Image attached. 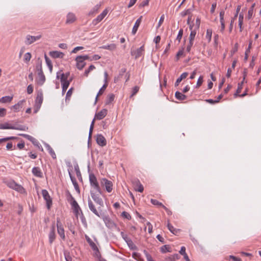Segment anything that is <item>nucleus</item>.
Here are the masks:
<instances>
[{
	"instance_id": "1",
	"label": "nucleus",
	"mask_w": 261,
	"mask_h": 261,
	"mask_svg": "<svg viewBox=\"0 0 261 261\" xmlns=\"http://www.w3.org/2000/svg\"><path fill=\"white\" fill-rule=\"evenodd\" d=\"M6 185L11 189H12L18 192L26 194L27 192L22 186L16 183L14 180H10L6 182Z\"/></svg>"
},
{
	"instance_id": "2",
	"label": "nucleus",
	"mask_w": 261,
	"mask_h": 261,
	"mask_svg": "<svg viewBox=\"0 0 261 261\" xmlns=\"http://www.w3.org/2000/svg\"><path fill=\"white\" fill-rule=\"evenodd\" d=\"M38 71V78L36 79V83L40 86L43 85L45 81V76L43 72L41 64H38L36 66Z\"/></svg>"
},
{
	"instance_id": "3",
	"label": "nucleus",
	"mask_w": 261,
	"mask_h": 261,
	"mask_svg": "<svg viewBox=\"0 0 261 261\" xmlns=\"http://www.w3.org/2000/svg\"><path fill=\"white\" fill-rule=\"evenodd\" d=\"M89 181L90 185L93 189L92 190H95L100 194H102L101 190L99 187V184L97 181L96 176L93 174H90L89 175Z\"/></svg>"
},
{
	"instance_id": "4",
	"label": "nucleus",
	"mask_w": 261,
	"mask_h": 261,
	"mask_svg": "<svg viewBox=\"0 0 261 261\" xmlns=\"http://www.w3.org/2000/svg\"><path fill=\"white\" fill-rule=\"evenodd\" d=\"M89 56L88 55L78 56L76 57L75 60L76 64V66L79 70H82L86 65L85 60H89Z\"/></svg>"
},
{
	"instance_id": "5",
	"label": "nucleus",
	"mask_w": 261,
	"mask_h": 261,
	"mask_svg": "<svg viewBox=\"0 0 261 261\" xmlns=\"http://www.w3.org/2000/svg\"><path fill=\"white\" fill-rule=\"evenodd\" d=\"M90 194L93 200L97 204L100 205V207L98 208V209L99 210L103 205L102 199L99 196V194H100L94 190H91L90 191Z\"/></svg>"
},
{
	"instance_id": "6",
	"label": "nucleus",
	"mask_w": 261,
	"mask_h": 261,
	"mask_svg": "<svg viewBox=\"0 0 261 261\" xmlns=\"http://www.w3.org/2000/svg\"><path fill=\"white\" fill-rule=\"evenodd\" d=\"M100 183L101 186L105 187V189L108 193L112 191L113 185L111 181L109 180L106 178H102L100 179Z\"/></svg>"
},
{
	"instance_id": "7",
	"label": "nucleus",
	"mask_w": 261,
	"mask_h": 261,
	"mask_svg": "<svg viewBox=\"0 0 261 261\" xmlns=\"http://www.w3.org/2000/svg\"><path fill=\"white\" fill-rule=\"evenodd\" d=\"M42 195L44 198V199L45 200L47 204V207L48 209H49L50 207V206L52 204V200L50 198L48 192L46 190H42Z\"/></svg>"
},
{
	"instance_id": "8",
	"label": "nucleus",
	"mask_w": 261,
	"mask_h": 261,
	"mask_svg": "<svg viewBox=\"0 0 261 261\" xmlns=\"http://www.w3.org/2000/svg\"><path fill=\"white\" fill-rule=\"evenodd\" d=\"M57 227L58 234L63 240H64L65 238L64 229L62 223L59 218H58L57 220Z\"/></svg>"
},
{
	"instance_id": "9",
	"label": "nucleus",
	"mask_w": 261,
	"mask_h": 261,
	"mask_svg": "<svg viewBox=\"0 0 261 261\" xmlns=\"http://www.w3.org/2000/svg\"><path fill=\"white\" fill-rule=\"evenodd\" d=\"M41 38V35L36 36L28 35L26 36V40L25 41V43L27 45H30L36 41L39 40Z\"/></svg>"
},
{
	"instance_id": "10",
	"label": "nucleus",
	"mask_w": 261,
	"mask_h": 261,
	"mask_svg": "<svg viewBox=\"0 0 261 261\" xmlns=\"http://www.w3.org/2000/svg\"><path fill=\"white\" fill-rule=\"evenodd\" d=\"M108 11L107 9H105L102 11V12L99 14L97 17L93 20V23L96 25L98 22H100L107 15Z\"/></svg>"
},
{
	"instance_id": "11",
	"label": "nucleus",
	"mask_w": 261,
	"mask_h": 261,
	"mask_svg": "<svg viewBox=\"0 0 261 261\" xmlns=\"http://www.w3.org/2000/svg\"><path fill=\"white\" fill-rule=\"evenodd\" d=\"M144 51V46H142L140 48L132 52V55L134 56L136 59L140 57Z\"/></svg>"
},
{
	"instance_id": "12",
	"label": "nucleus",
	"mask_w": 261,
	"mask_h": 261,
	"mask_svg": "<svg viewBox=\"0 0 261 261\" xmlns=\"http://www.w3.org/2000/svg\"><path fill=\"white\" fill-rule=\"evenodd\" d=\"M107 114V110L106 109H103L100 112H99L98 113H96L95 115L94 119L101 120L104 117H106Z\"/></svg>"
},
{
	"instance_id": "13",
	"label": "nucleus",
	"mask_w": 261,
	"mask_h": 261,
	"mask_svg": "<svg viewBox=\"0 0 261 261\" xmlns=\"http://www.w3.org/2000/svg\"><path fill=\"white\" fill-rule=\"evenodd\" d=\"M88 206L90 211L98 217H100V215L98 210L96 208L95 205L90 199H88Z\"/></svg>"
},
{
	"instance_id": "14",
	"label": "nucleus",
	"mask_w": 261,
	"mask_h": 261,
	"mask_svg": "<svg viewBox=\"0 0 261 261\" xmlns=\"http://www.w3.org/2000/svg\"><path fill=\"white\" fill-rule=\"evenodd\" d=\"M96 142L99 146H104L107 144V141L105 138L101 134L97 135Z\"/></svg>"
},
{
	"instance_id": "15",
	"label": "nucleus",
	"mask_w": 261,
	"mask_h": 261,
	"mask_svg": "<svg viewBox=\"0 0 261 261\" xmlns=\"http://www.w3.org/2000/svg\"><path fill=\"white\" fill-rule=\"evenodd\" d=\"M71 205L72 206V208L73 209V212L75 214V215L77 217L78 215H79L80 212H81L82 213V210L79 205L77 202L76 201H73L71 204Z\"/></svg>"
},
{
	"instance_id": "16",
	"label": "nucleus",
	"mask_w": 261,
	"mask_h": 261,
	"mask_svg": "<svg viewBox=\"0 0 261 261\" xmlns=\"http://www.w3.org/2000/svg\"><path fill=\"white\" fill-rule=\"evenodd\" d=\"M49 242L50 244L53 243L56 238L55 235V226L54 225L52 226L51 230L49 233Z\"/></svg>"
},
{
	"instance_id": "17",
	"label": "nucleus",
	"mask_w": 261,
	"mask_h": 261,
	"mask_svg": "<svg viewBox=\"0 0 261 261\" xmlns=\"http://www.w3.org/2000/svg\"><path fill=\"white\" fill-rule=\"evenodd\" d=\"M49 55L53 58H63L64 54L59 51H51L49 52Z\"/></svg>"
},
{
	"instance_id": "18",
	"label": "nucleus",
	"mask_w": 261,
	"mask_h": 261,
	"mask_svg": "<svg viewBox=\"0 0 261 261\" xmlns=\"http://www.w3.org/2000/svg\"><path fill=\"white\" fill-rule=\"evenodd\" d=\"M76 20V17L74 14L69 13L67 15L66 23H72Z\"/></svg>"
},
{
	"instance_id": "19",
	"label": "nucleus",
	"mask_w": 261,
	"mask_h": 261,
	"mask_svg": "<svg viewBox=\"0 0 261 261\" xmlns=\"http://www.w3.org/2000/svg\"><path fill=\"white\" fill-rule=\"evenodd\" d=\"M142 16H141L136 21L134 25V27L133 28V30H132V34L133 35H135L137 30H138V29L142 21Z\"/></svg>"
},
{
	"instance_id": "20",
	"label": "nucleus",
	"mask_w": 261,
	"mask_h": 261,
	"mask_svg": "<svg viewBox=\"0 0 261 261\" xmlns=\"http://www.w3.org/2000/svg\"><path fill=\"white\" fill-rule=\"evenodd\" d=\"M103 221L106 225L108 228H112L115 226V224L114 223V222L108 217H105L103 218Z\"/></svg>"
},
{
	"instance_id": "21",
	"label": "nucleus",
	"mask_w": 261,
	"mask_h": 261,
	"mask_svg": "<svg viewBox=\"0 0 261 261\" xmlns=\"http://www.w3.org/2000/svg\"><path fill=\"white\" fill-rule=\"evenodd\" d=\"M25 101L24 99L20 100L17 103L12 106V108L14 110L15 112H18L21 108H22L23 103Z\"/></svg>"
},
{
	"instance_id": "22",
	"label": "nucleus",
	"mask_w": 261,
	"mask_h": 261,
	"mask_svg": "<svg viewBox=\"0 0 261 261\" xmlns=\"http://www.w3.org/2000/svg\"><path fill=\"white\" fill-rule=\"evenodd\" d=\"M32 173L33 174L37 177H41L42 176V173L40 169V168L38 167H34L32 169Z\"/></svg>"
},
{
	"instance_id": "23",
	"label": "nucleus",
	"mask_w": 261,
	"mask_h": 261,
	"mask_svg": "<svg viewBox=\"0 0 261 261\" xmlns=\"http://www.w3.org/2000/svg\"><path fill=\"white\" fill-rule=\"evenodd\" d=\"M43 99V93L42 92H39L37 94L36 100L35 103H37L39 105H42Z\"/></svg>"
},
{
	"instance_id": "24",
	"label": "nucleus",
	"mask_w": 261,
	"mask_h": 261,
	"mask_svg": "<svg viewBox=\"0 0 261 261\" xmlns=\"http://www.w3.org/2000/svg\"><path fill=\"white\" fill-rule=\"evenodd\" d=\"M135 189L136 191H138L139 192H142L144 190L143 185L140 183V182L138 180L136 181Z\"/></svg>"
},
{
	"instance_id": "25",
	"label": "nucleus",
	"mask_w": 261,
	"mask_h": 261,
	"mask_svg": "<svg viewBox=\"0 0 261 261\" xmlns=\"http://www.w3.org/2000/svg\"><path fill=\"white\" fill-rule=\"evenodd\" d=\"M45 147H46V149L48 150L49 153L51 156V157L54 159H56V153H55L54 150H53V149L51 147V146L48 144H46Z\"/></svg>"
},
{
	"instance_id": "26",
	"label": "nucleus",
	"mask_w": 261,
	"mask_h": 261,
	"mask_svg": "<svg viewBox=\"0 0 261 261\" xmlns=\"http://www.w3.org/2000/svg\"><path fill=\"white\" fill-rule=\"evenodd\" d=\"M69 176H70V178L71 179V180L72 181V182L74 186V188L75 189V190L76 191H77L79 192H80V189H79V186H78V184L76 181V179L75 178V177H74L70 173V172H69Z\"/></svg>"
},
{
	"instance_id": "27",
	"label": "nucleus",
	"mask_w": 261,
	"mask_h": 261,
	"mask_svg": "<svg viewBox=\"0 0 261 261\" xmlns=\"http://www.w3.org/2000/svg\"><path fill=\"white\" fill-rule=\"evenodd\" d=\"M175 96L176 99L179 100H184L187 98V96L185 95L178 91L175 92Z\"/></svg>"
},
{
	"instance_id": "28",
	"label": "nucleus",
	"mask_w": 261,
	"mask_h": 261,
	"mask_svg": "<svg viewBox=\"0 0 261 261\" xmlns=\"http://www.w3.org/2000/svg\"><path fill=\"white\" fill-rule=\"evenodd\" d=\"M13 99V96H6L0 98V102L7 103L10 102Z\"/></svg>"
},
{
	"instance_id": "29",
	"label": "nucleus",
	"mask_w": 261,
	"mask_h": 261,
	"mask_svg": "<svg viewBox=\"0 0 261 261\" xmlns=\"http://www.w3.org/2000/svg\"><path fill=\"white\" fill-rule=\"evenodd\" d=\"M151 203L154 205H156L158 206H162L166 211H168V208L165 205H164L161 202H159L156 199H151Z\"/></svg>"
},
{
	"instance_id": "30",
	"label": "nucleus",
	"mask_w": 261,
	"mask_h": 261,
	"mask_svg": "<svg viewBox=\"0 0 261 261\" xmlns=\"http://www.w3.org/2000/svg\"><path fill=\"white\" fill-rule=\"evenodd\" d=\"M86 239L89 245L91 247L93 250H95L97 249L96 245L92 241V240L87 236H86Z\"/></svg>"
},
{
	"instance_id": "31",
	"label": "nucleus",
	"mask_w": 261,
	"mask_h": 261,
	"mask_svg": "<svg viewBox=\"0 0 261 261\" xmlns=\"http://www.w3.org/2000/svg\"><path fill=\"white\" fill-rule=\"evenodd\" d=\"M100 48L105 49H108L110 50H114L116 49V45L115 44H111L110 45L102 46Z\"/></svg>"
},
{
	"instance_id": "32",
	"label": "nucleus",
	"mask_w": 261,
	"mask_h": 261,
	"mask_svg": "<svg viewBox=\"0 0 261 261\" xmlns=\"http://www.w3.org/2000/svg\"><path fill=\"white\" fill-rule=\"evenodd\" d=\"M59 79H60L62 86H63L64 84H65L66 85L67 87H69V85L70 84V82L71 81V80H68V79L67 78H64L61 76H60Z\"/></svg>"
},
{
	"instance_id": "33",
	"label": "nucleus",
	"mask_w": 261,
	"mask_h": 261,
	"mask_svg": "<svg viewBox=\"0 0 261 261\" xmlns=\"http://www.w3.org/2000/svg\"><path fill=\"white\" fill-rule=\"evenodd\" d=\"M167 227L168 229L172 233L176 234L178 231L179 230L175 228L170 223L169 221H168L167 223Z\"/></svg>"
},
{
	"instance_id": "34",
	"label": "nucleus",
	"mask_w": 261,
	"mask_h": 261,
	"mask_svg": "<svg viewBox=\"0 0 261 261\" xmlns=\"http://www.w3.org/2000/svg\"><path fill=\"white\" fill-rule=\"evenodd\" d=\"M13 128V125L9 124L8 122L0 124V129H12Z\"/></svg>"
},
{
	"instance_id": "35",
	"label": "nucleus",
	"mask_w": 261,
	"mask_h": 261,
	"mask_svg": "<svg viewBox=\"0 0 261 261\" xmlns=\"http://www.w3.org/2000/svg\"><path fill=\"white\" fill-rule=\"evenodd\" d=\"M69 75L70 73L69 72L64 73H62L61 71H60L57 73V79H59L60 78V76H61L68 79Z\"/></svg>"
},
{
	"instance_id": "36",
	"label": "nucleus",
	"mask_w": 261,
	"mask_h": 261,
	"mask_svg": "<svg viewBox=\"0 0 261 261\" xmlns=\"http://www.w3.org/2000/svg\"><path fill=\"white\" fill-rule=\"evenodd\" d=\"M107 86H108V84H104V85L102 86V87L100 89V90H99V91H98V93L97 94V96L96 97L95 102L97 100L98 96L100 95H101L103 93V92L106 90V89L107 87Z\"/></svg>"
},
{
	"instance_id": "37",
	"label": "nucleus",
	"mask_w": 261,
	"mask_h": 261,
	"mask_svg": "<svg viewBox=\"0 0 261 261\" xmlns=\"http://www.w3.org/2000/svg\"><path fill=\"white\" fill-rule=\"evenodd\" d=\"M115 96L113 94H109L107 97L106 100V104L109 105L112 102L114 99Z\"/></svg>"
},
{
	"instance_id": "38",
	"label": "nucleus",
	"mask_w": 261,
	"mask_h": 261,
	"mask_svg": "<svg viewBox=\"0 0 261 261\" xmlns=\"http://www.w3.org/2000/svg\"><path fill=\"white\" fill-rule=\"evenodd\" d=\"M244 16L242 14H240L239 17V26L240 28V31H242V25L243 23Z\"/></svg>"
},
{
	"instance_id": "39",
	"label": "nucleus",
	"mask_w": 261,
	"mask_h": 261,
	"mask_svg": "<svg viewBox=\"0 0 261 261\" xmlns=\"http://www.w3.org/2000/svg\"><path fill=\"white\" fill-rule=\"evenodd\" d=\"M190 30H191V33H190V37H189V40L190 41H194V38H195V35H196V32L195 31V30H192V28L193 27L190 26Z\"/></svg>"
},
{
	"instance_id": "40",
	"label": "nucleus",
	"mask_w": 261,
	"mask_h": 261,
	"mask_svg": "<svg viewBox=\"0 0 261 261\" xmlns=\"http://www.w3.org/2000/svg\"><path fill=\"white\" fill-rule=\"evenodd\" d=\"M212 33L213 31L212 29H207L206 31L205 38L207 40L208 42H210L211 41Z\"/></svg>"
},
{
	"instance_id": "41",
	"label": "nucleus",
	"mask_w": 261,
	"mask_h": 261,
	"mask_svg": "<svg viewBox=\"0 0 261 261\" xmlns=\"http://www.w3.org/2000/svg\"><path fill=\"white\" fill-rule=\"evenodd\" d=\"M243 89V82L238 84V88L236 92L234 94L235 97L239 96V94L241 93L242 89Z\"/></svg>"
},
{
	"instance_id": "42",
	"label": "nucleus",
	"mask_w": 261,
	"mask_h": 261,
	"mask_svg": "<svg viewBox=\"0 0 261 261\" xmlns=\"http://www.w3.org/2000/svg\"><path fill=\"white\" fill-rule=\"evenodd\" d=\"M126 242L130 249H133V250H135L136 249V246L134 244V243L133 242V241H132V240L130 239H129L128 240H126Z\"/></svg>"
},
{
	"instance_id": "43",
	"label": "nucleus",
	"mask_w": 261,
	"mask_h": 261,
	"mask_svg": "<svg viewBox=\"0 0 261 261\" xmlns=\"http://www.w3.org/2000/svg\"><path fill=\"white\" fill-rule=\"evenodd\" d=\"M95 68V67L94 65H90V66L89 67L88 69H87V70H86L85 71L84 75H85L86 76H87H87H88V74H89V72H90L91 71H92V70H93V69H94Z\"/></svg>"
},
{
	"instance_id": "44",
	"label": "nucleus",
	"mask_w": 261,
	"mask_h": 261,
	"mask_svg": "<svg viewBox=\"0 0 261 261\" xmlns=\"http://www.w3.org/2000/svg\"><path fill=\"white\" fill-rule=\"evenodd\" d=\"M32 55L30 53H27L24 55V61L25 62H28L30 61Z\"/></svg>"
},
{
	"instance_id": "45",
	"label": "nucleus",
	"mask_w": 261,
	"mask_h": 261,
	"mask_svg": "<svg viewBox=\"0 0 261 261\" xmlns=\"http://www.w3.org/2000/svg\"><path fill=\"white\" fill-rule=\"evenodd\" d=\"M45 61L46 62L47 66L49 68L50 70L51 71L52 68H53V66L51 64V61L49 59V58L46 55H45Z\"/></svg>"
},
{
	"instance_id": "46",
	"label": "nucleus",
	"mask_w": 261,
	"mask_h": 261,
	"mask_svg": "<svg viewBox=\"0 0 261 261\" xmlns=\"http://www.w3.org/2000/svg\"><path fill=\"white\" fill-rule=\"evenodd\" d=\"M238 49V43H236L234 44V47L230 51V56L232 57L237 51Z\"/></svg>"
},
{
	"instance_id": "47",
	"label": "nucleus",
	"mask_w": 261,
	"mask_h": 261,
	"mask_svg": "<svg viewBox=\"0 0 261 261\" xmlns=\"http://www.w3.org/2000/svg\"><path fill=\"white\" fill-rule=\"evenodd\" d=\"M139 87L137 86H135L133 88L132 93L130 97H132L133 96L136 95L137 93V92L139 91Z\"/></svg>"
},
{
	"instance_id": "48",
	"label": "nucleus",
	"mask_w": 261,
	"mask_h": 261,
	"mask_svg": "<svg viewBox=\"0 0 261 261\" xmlns=\"http://www.w3.org/2000/svg\"><path fill=\"white\" fill-rule=\"evenodd\" d=\"M182 35H183V30L180 29L178 32L177 36L176 37V40L178 41V43L180 42Z\"/></svg>"
},
{
	"instance_id": "49",
	"label": "nucleus",
	"mask_w": 261,
	"mask_h": 261,
	"mask_svg": "<svg viewBox=\"0 0 261 261\" xmlns=\"http://www.w3.org/2000/svg\"><path fill=\"white\" fill-rule=\"evenodd\" d=\"M28 129V127L24 125H21L18 127L13 126V128L12 129H16V130H25Z\"/></svg>"
},
{
	"instance_id": "50",
	"label": "nucleus",
	"mask_w": 261,
	"mask_h": 261,
	"mask_svg": "<svg viewBox=\"0 0 261 261\" xmlns=\"http://www.w3.org/2000/svg\"><path fill=\"white\" fill-rule=\"evenodd\" d=\"M203 83V76H200L196 84V88H199L202 84Z\"/></svg>"
},
{
	"instance_id": "51",
	"label": "nucleus",
	"mask_w": 261,
	"mask_h": 261,
	"mask_svg": "<svg viewBox=\"0 0 261 261\" xmlns=\"http://www.w3.org/2000/svg\"><path fill=\"white\" fill-rule=\"evenodd\" d=\"M67 200L71 204L73 201H75L76 200L73 198V197L70 193L68 194L67 196Z\"/></svg>"
},
{
	"instance_id": "52",
	"label": "nucleus",
	"mask_w": 261,
	"mask_h": 261,
	"mask_svg": "<svg viewBox=\"0 0 261 261\" xmlns=\"http://www.w3.org/2000/svg\"><path fill=\"white\" fill-rule=\"evenodd\" d=\"M20 135L23 137L24 138L27 139L28 140H30V141H33V140H34V138L33 137H32L31 136H30L28 134H20Z\"/></svg>"
},
{
	"instance_id": "53",
	"label": "nucleus",
	"mask_w": 261,
	"mask_h": 261,
	"mask_svg": "<svg viewBox=\"0 0 261 261\" xmlns=\"http://www.w3.org/2000/svg\"><path fill=\"white\" fill-rule=\"evenodd\" d=\"M253 11L254 10H252V8H249L247 14V18L248 19H250L252 17L253 14Z\"/></svg>"
},
{
	"instance_id": "54",
	"label": "nucleus",
	"mask_w": 261,
	"mask_h": 261,
	"mask_svg": "<svg viewBox=\"0 0 261 261\" xmlns=\"http://www.w3.org/2000/svg\"><path fill=\"white\" fill-rule=\"evenodd\" d=\"M122 216L128 220H130L131 219L130 215L128 213H127L126 212H123L122 213Z\"/></svg>"
},
{
	"instance_id": "55",
	"label": "nucleus",
	"mask_w": 261,
	"mask_h": 261,
	"mask_svg": "<svg viewBox=\"0 0 261 261\" xmlns=\"http://www.w3.org/2000/svg\"><path fill=\"white\" fill-rule=\"evenodd\" d=\"M84 47L83 46H77L73 48V49L71 51V53L72 54H75L79 50L83 49Z\"/></svg>"
},
{
	"instance_id": "56",
	"label": "nucleus",
	"mask_w": 261,
	"mask_h": 261,
	"mask_svg": "<svg viewBox=\"0 0 261 261\" xmlns=\"http://www.w3.org/2000/svg\"><path fill=\"white\" fill-rule=\"evenodd\" d=\"M169 246L168 245H164L161 247V251L163 253H165L167 251L169 252Z\"/></svg>"
},
{
	"instance_id": "57",
	"label": "nucleus",
	"mask_w": 261,
	"mask_h": 261,
	"mask_svg": "<svg viewBox=\"0 0 261 261\" xmlns=\"http://www.w3.org/2000/svg\"><path fill=\"white\" fill-rule=\"evenodd\" d=\"M33 92V87L32 85H29L27 87V92L29 94H32Z\"/></svg>"
},
{
	"instance_id": "58",
	"label": "nucleus",
	"mask_w": 261,
	"mask_h": 261,
	"mask_svg": "<svg viewBox=\"0 0 261 261\" xmlns=\"http://www.w3.org/2000/svg\"><path fill=\"white\" fill-rule=\"evenodd\" d=\"M193 44V41H191L189 40V44L188 45L187 47V48H186V50L187 52H190V50H191V47L192 46Z\"/></svg>"
},
{
	"instance_id": "59",
	"label": "nucleus",
	"mask_w": 261,
	"mask_h": 261,
	"mask_svg": "<svg viewBox=\"0 0 261 261\" xmlns=\"http://www.w3.org/2000/svg\"><path fill=\"white\" fill-rule=\"evenodd\" d=\"M6 115V109L0 108V117H4Z\"/></svg>"
},
{
	"instance_id": "60",
	"label": "nucleus",
	"mask_w": 261,
	"mask_h": 261,
	"mask_svg": "<svg viewBox=\"0 0 261 261\" xmlns=\"http://www.w3.org/2000/svg\"><path fill=\"white\" fill-rule=\"evenodd\" d=\"M100 58V57L98 55H94V56H92V58H90L89 57V60L90 61H92V60H99V59Z\"/></svg>"
},
{
	"instance_id": "61",
	"label": "nucleus",
	"mask_w": 261,
	"mask_h": 261,
	"mask_svg": "<svg viewBox=\"0 0 261 261\" xmlns=\"http://www.w3.org/2000/svg\"><path fill=\"white\" fill-rule=\"evenodd\" d=\"M225 12L223 10H222L220 12V21H224V16Z\"/></svg>"
},
{
	"instance_id": "62",
	"label": "nucleus",
	"mask_w": 261,
	"mask_h": 261,
	"mask_svg": "<svg viewBox=\"0 0 261 261\" xmlns=\"http://www.w3.org/2000/svg\"><path fill=\"white\" fill-rule=\"evenodd\" d=\"M228 257L232 259L233 261H242L241 259L233 255H229Z\"/></svg>"
},
{
	"instance_id": "63",
	"label": "nucleus",
	"mask_w": 261,
	"mask_h": 261,
	"mask_svg": "<svg viewBox=\"0 0 261 261\" xmlns=\"http://www.w3.org/2000/svg\"><path fill=\"white\" fill-rule=\"evenodd\" d=\"M190 13V10L188 9V10H186L183 12H182L181 13H180V15L182 17H185V16H186L187 15H188V14H189Z\"/></svg>"
},
{
	"instance_id": "64",
	"label": "nucleus",
	"mask_w": 261,
	"mask_h": 261,
	"mask_svg": "<svg viewBox=\"0 0 261 261\" xmlns=\"http://www.w3.org/2000/svg\"><path fill=\"white\" fill-rule=\"evenodd\" d=\"M188 74H189V73L186 72L182 73L179 76L180 79L182 80L183 79H186L187 77V76L188 75Z\"/></svg>"
}]
</instances>
